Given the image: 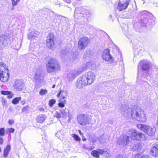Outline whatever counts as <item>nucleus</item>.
I'll return each instance as SVG.
<instances>
[{"label": "nucleus", "instance_id": "nucleus-64", "mask_svg": "<svg viewBox=\"0 0 158 158\" xmlns=\"http://www.w3.org/2000/svg\"><path fill=\"white\" fill-rule=\"evenodd\" d=\"M112 17V16L111 15H110L109 16V18H110V19H111Z\"/></svg>", "mask_w": 158, "mask_h": 158}, {"label": "nucleus", "instance_id": "nucleus-6", "mask_svg": "<svg viewBox=\"0 0 158 158\" xmlns=\"http://www.w3.org/2000/svg\"><path fill=\"white\" fill-rule=\"evenodd\" d=\"M46 69L49 73L58 71L60 69V65L55 59L51 58L46 64Z\"/></svg>", "mask_w": 158, "mask_h": 158}, {"label": "nucleus", "instance_id": "nucleus-30", "mask_svg": "<svg viewBox=\"0 0 158 158\" xmlns=\"http://www.w3.org/2000/svg\"><path fill=\"white\" fill-rule=\"evenodd\" d=\"M11 149L10 145H8L4 149L3 153V156L4 157H6L8 155V153Z\"/></svg>", "mask_w": 158, "mask_h": 158}, {"label": "nucleus", "instance_id": "nucleus-49", "mask_svg": "<svg viewBox=\"0 0 158 158\" xmlns=\"http://www.w3.org/2000/svg\"><path fill=\"white\" fill-rule=\"evenodd\" d=\"M89 140L90 142L93 143L96 142L97 141V139L96 138L92 137L89 138Z\"/></svg>", "mask_w": 158, "mask_h": 158}, {"label": "nucleus", "instance_id": "nucleus-33", "mask_svg": "<svg viewBox=\"0 0 158 158\" xmlns=\"http://www.w3.org/2000/svg\"><path fill=\"white\" fill-rule=\"evenodd\" d=\"M79 55L78 52H76L73 53L72 55V60L76 61L79 58Z\"/></svg>", "mask_w": 158, "mask_h": 158}, {"label": "nucleus", "instance_id": "nucleus-58", "mask_svg": "<svg viewBox=\"0 0 158 158\" xmlns=\"http://www.w3.org/2000/svg\"><path fill=\"white\" fill-rule=\"evenodd\" d=\"M64 2L67 3H70L71 2V0H63Z\"/></svg>", "mask_w": 158, "mask_h": 158}, {"label": "nucleus", "instance_id": "nucleus-21", "mask_svg": "<svg viewBox=\"0 0 158 158\" xmlns=\"http://www.w3.org/2000/svg\"><path fill=\"white\" fill-rule=\"evenodd\" d=\"M104 152V151L102 149L94 150L91 152V155L94 157L98 158L100 157L99 154L102 155Z\"/></svg>", "mask_w": 158, "mask_h": 158}, {"label": "nucleus", "instance_id": "nucleus-60", "mask_svg": "<svg viewBox=\"0 0 158 158\" xmlns=\"http://www.w3.org/2000/svg\"><path fill=\"white\" fill-rule=\"evenodd\" d=\"M31 45L29 47V50H30L31 51H32L33 50L31 48Z\"/></svg>", "mask_w": 158, "mask_h": 158}, {"label": "nucleus", "instance_id": "nucleus-37", "mask_svg": "<svg viewBox=\"0 0 158 158\" xmlns=\"http://www.w3.org/2000/svg\"><path fill=\"white\" fill-rule=\"evenodd\" d=\"M92 64V61H90L86 63V64L83 65L84 68L85 69H87L90 67Z\"/></svg>", "mask_w": 158, "mask_h": 158}, {"label": "nucleus", "instance_id": "nucleus-20", "mask_svg": "<svg viewBox=\"0 0 158 158\" xmlns=\"http://www.w3.org/2000/svg\"><path fill=\"white\" fill-rule=\"evenodd\" d=\"M33 78L36 83H40L43 79L41 71L40 70H38L35 72Z\"/></svg>", "mask_w": 158, "mask_h": 158}, {"label": "nucleus", "instance_id": "nucleus-11", "mask_svg": "<svg viewBox=\"0 0 158 158\" xmlns=\"http://www.w3.org/2000/svg\"><path fill=\"white\" fill-rule=\"evenodd\" d=\"M83 75L84 78L86 80L88 85H90L95 80V74L91 72L86 73Z\"/></svg>", "mask_w": 158, "mask_h": 158}, {"label": "nucleus", "instance_id": "nucleus-17", "mask_svg": "<svg viewBox=\"0 0 158 158\" xmlns=\"http://www.w3.org/2000/svg\"><path fill=\"white\" fill-rule=\"evenodd\" d=\"M82 70H72L70 71L67 74V79L69 81H71L75 78L80 74Z\"/></svg>", "mask_w": 158, "mask_h": 158}, {"label": "nucleus", "instance_id": "nucleus-16", "mask_svg": "<svg viewBox=\"0 0 158 158\" xmlns=\"http://www.w3.org/2000/svg\"><path fill=\"white\" fill-rule=\"evenodd\" d=\"M13 86L17 90L20 91L23 89L25 85L24 82L22 80H16L15 81Z\"/></svg>", "mask_w": 158, "mask_h": 158}, {"label": "nucleus", "instance_id": "nucleus-18", "mask_svg": "<svg viewBox=\"0 0 158 158\" xmlns=\"http://www.w3.org/2000/svg\"><path fill=\"white\" fill-rule=\"evenodd\" d=\"M86 80L84 78L83 75L81 77H80L77 80L76 85V87L79 88L81 89L84 86L88 85L86 82Z\"/></svg>", "mask_w": 158, "mask_h": 158}, {"label": "nucleus", "instance_id": "nucleus-59", "mask_svg": "<svg viewBox=\"0 0 158 158\" xmlns=\"http://www.w3.org/2000/svg\"><path fill=\"white\" fill-rule=\"evenodd\" d=\"M82 139L83 141H85L86 140V139L83 135L82 136Z\"/></svg>", "mask_w": 158, "mask_h": 158}, {"label": "nucleus", "instance_id": "nucleus-44", "mask_svg": "<svg viewBox=\"0 0 158 158\" xmlns=\"http://www.w3.org/2000/svg\"><path fill=\"white\" fill-rule=\"evenodd\" d=\"M1 102L2 105L4 106H5L7 103L6 100L5 98H2Z\"/></svg>", "mask_w": 158, "mask_h": 158}, {"label": "nucleus", "instance_id": "nucleus-41", "mask_svg": "<svg viewBox=\"0 0 158 158\" xmlns=\"http://www.w3.org/2000/svg\"><path fill=\"white\" fill-rule=\"evenodd\" d=\"M56 101L54 99H52L49 100V106H52L55 103Z\"/></svg>", "mask_w": 158, "mask_h": 158}, {"label": "nucleus", "instance_id": "nucleus-25", "mask_svg": "<svg viewBox=\"0 0 158 158\" xmlns=\"http://www.w3.org/2000/svg\"><path fill=\"white\" fill-rule=\"evenodd\" d=\"M38 31H32L28 33V36L29 39H34L38 35Z\"/></svg>", "mask_w": 158, "mask_h": 158}, {"label": "nucleus", "instance_id": "nucleus-56", "mask_svg": "<svg viewBox=\"0 0 158 158\" xmlns=\"http://www.w3.org/2000/svg\"><path fill=\"white\" fill-rule=\"evenodd\" d=\"M156 79L158 81V70L157 71V73L156 74V75L155 77Z\"/></svg>", "mask_w": 158, "mask_h": 158}, {"label": "nucleus", "instance_id": "nucleus-15", "mask_svg": "<svg viewBox=\"0 0 158 158\" xmlns=\"http://www.w3.org/2000/svg\"><path fill=\"white\" fill-rule=\"evenodd\" d=\"M88 38L86 37L81 38L78 42V46L79 49L80 50L85 48L88 45Z\"/></svg>", "mask_w": 158, "mask_h": 158}, {"label": "nucleus", "instance_id": "nucleus-57", "mask_svg": "<svg viewBox=\"0 0 158 158\" xmlns=\"http://www.w3.org/2000/svg\"><path fill=\"white\" fill-rule=\"evenodd\" d=\"M141 158H149L147 155H143L141 157Z\"/></svg>", "mask_w": 158, "mask_h": 158}, {"label": "nucleus", "instance_id": "nucleus-27", "mask_svg": "<svg viewBox=\"0 0 158 158\" xmlns=\"http://www.w3.org/2000/svg\"><path fill=\"white\" fill-rule=\"evenodd\" d=\"M141 145L140 143H136L133 146L132 150L133 151L140 152L141 150Z\"/></svg>", "mask_w": 158, "mask_h": 158}, {"label": "nucleus", "instance_id": "nucleus-4", "mask_svg": "<svg viewBox=\"0 0 158 158\" xmlns=\"http://www.w3.org/2000/svg\"><path fill=\"white\" fill-rule=\"evenodd\" d=\"M118 53L117 56L114 58L110 54V50L107 48L104 50L102 54V57L103 60L109 63H112L114 61L116 62L119 61H119H123V59L121 54L119 53V51L118 52Z\"/></svg>", "mask_w": 158, "mask_h": 158}, {"label": "nucleus", "instance_id": "nucleus-38", "mask_svg": "<svg viewBox=\"0 0 158 158\" xmlns=\"http://www.w3.org/2000/svg\"><path fill=\"white\" fill-rule=\"evenodd\" d=\"M72 136L76 141H79L81 140V138L79 136L75 134H73Z\"/></svg>", "mask_w": 158, "mask_h": 158}, {"label": "nucleus", "instance_id": "nucleus-10", "mask_svg": "<svg viewBox=\"0 0 158 158\" xmlns=\"http://www.w3.org/2000/svg\"><path fill=\"white\" fill-rule=\"evenodd\" d=\"M77 122L80 125L85 126L89 123V118L87 114H81L77 115Z\"/></svg>", "mask_w": 158, "mask_h": 158}, {"label": "nucleus", "instance_id": "nucleus-24", "mask_svg": "<svg viewBox=\"0 0 158 158\" xmlns=\"http://www.w3.org/2000/svg\"><path fill=\"white\" fill-rule=\"evenodd\" d=\"M65 109L64 110H63V109L62 111L60 110V113L57 111H56L55 114L54 115V116L56 117L58 119L60 118L61 117V114H62V116L63 117H64L66 115V112L65 111Z\"/></svg>", "mask_w": 158, "mask_h": 158}, {"label": "nucleus", "instance_id": "nucleus-13", "mask_svg": "<svg viewBox=\"0 0 158 158\" xmlns=\"http://www.w3.org/2000/svg\"><path fill=\"white\" fill-rule=\"evenodd\" d=\"M150 67L149 62L147 61H141L138 66V73L139 75L140 71H141V68L143 70L148 71Z\"/></svg>", "mask_w": 158, "mask_h": 158}, {"label": "nucleus", "instance_id": "nucleus-23", "mask_svg": "<svg viewBox=\"0 0 158 158\" xmlns=\"http://www.w3.org/2000/svg\"><path fill=\"white\" fill-rule=\"evenodd\" d=\"M47 118L45 115L41 114L38 116L36 118V121L38 123H42Z\"/></svg>", "mask_w": 158, "mask_h": 158}, {"label": "nucleus", "instance_id": "nucleus-42", "mask_svg": "<svg viewBox=\"0 0 158 158\" xmlns=\"http://www.w3.org/2000/svg\"><path fill=\"white\" fill-rule=\"evenodd\" d=\"M12 5L13 6H16L18 5V3L19 2L20 0H11Z\"/></svg>", "mask_w": 158, "mask_h": 158}, {"label": "nucleus", "instance_id": "nucleus-50", "mask_svg": "<svg viewBox=\"0 0 158 158\" xmlns=\"http://www.w3.org/2000/svg\"><path fill=\"white\" fill-rule=\"evenodd\" d=\"M66 98H63L61 97L59 99V102H65L66 103V100H65Z\"/></svg>", "mask_w": 158, "mask_h": 158}, {"label": "nucleus", "instance_id": "nucleus-43", "mask_svg": "<svg viewBox=\"0 0 158 158\" xmlns=\"http://www.w3.org/2000/svg\"><path fill=\"white\" fill-rule=\"evenodd\" d=\"M38 110L42 112H46L47 110L46 109H44L43 107H39L38 109Z\"/></svg>", "mask_w": 158, "mask_h": 158}, {"label": "nucleus", "instance_id": "nucleus-26", "mask_svg": "<svg viewBox=\"0 0 158 158\" xmlns=\"http://www.w3.org/2000/svg\"><path fill=\"white\" fill-rule=\"evenodd\" d=\"M93 53L92 50L89 49H87L85 52L84 55V58H89L93 56Z\"/></svg>", "mask_w": 158, "mask_h": 158}, {"label": "nucleus", "instance_id": "nucleus-53", "mask_svg": "<svg viewBox=\"0 0 158 158\" xmlns=\"http://www.w3.org/2000/svg\"><path fill=\"white\" fill-rule=\"evenodd\" d=\"M88 28H90V29H91V30H93L94 28L93 26H92L90 25H89L88 26Z\"/></svg>", "mask_w": 158, "mask_h": 158}, {"label": "nucleus", "instance_id": "nucleus-62", "mask_svg": "<svg viewBox=\"0 0 158 158\" xmlns=\"http://www.w3.org/2000/svg\"><path fill=\"white\" fill-rule=\"evenodd\" d=\"M79 134H80V135H83V134L81 132V131L80 130H79Z\"/></svg>", "mask_w": 158, "mask_h": 158}, {"label": "nucleus", "instance_id": "nucleus-61", "mask_svg": "<svg viewBox=\"0 0 158 158\" xmlns=\"http://www.w3.org/2000/svg\"><path fill=\"white\" fill-rule=\"evenodd\" d=\"M81 1V0H75V1L77 3H79Z\"/></svg>", "mask_w": 158, "mask_h": 158}, {"label": "nucleus", "instance_id": "nucleus-7", "mask_svg": "<svg viewBox=\"0 0 158 158\" xmlns=\"http://www.w3.org/2000/svg\"><path fill=\"white\" fill-rule=\"evenodd\" d=\"M8 67L2 62H0V80L3 82H6L9 77Z\"/></svg>", "mask_w": 158, "mask_h": 158}, {"label": "nucleus", "instance_id": "nucleus-28", "mask_svg": "<svg viewBox=\"0 0 158 158\" xmlns=\"http://www.w3.org/2000/svg\"><path fill=\"white\" fill-rule=\"evenodd\" d=\"M67 94L66 91L65 90H60L57 95V97L59 98L60 96L63 98H66Z\"/></svg>", "mask_w": 158, "mask_h": 158}, {"label": "nucleus", "instance_id": "nucleus-3", "mask_svg": "<svg viewBox=\"0 0 158 158\" xmlns=\"http://www.w3.org/2000/svg\"><path fill=\"white\" fill-rule=\"evenodd\" d=\"M92 15V12L83 7H77L74 12V17L76 20L81 19V21L84 22L87 17Z\"/></svg>", "mask_w": 158, "mask_h": 158}, {"label": "nucleus", "instance_id": "nucleus-39", "mask_svg": "<svg viewBox=\"0 0 158 158\" xmlns=\"http://www.w3.org/2000/svg\"><path fill=\"white\" fill-rule=\"evenodd\" d=\"M47 92L48 91L47 90L42 89L40 91L39 94L40 95H43L47 94Z\"/></svg>", "mask_w": 158, "mask_h": 158}, {"label": "nucleus", "instance_id": "nucleus-5", "mask_svg": "<svg viewBox=\"0 0 158 158\" xmlns=\"http://www.w3.org/2000/svg\"><path fill=\"white\" fill-rule=\"evenodd\" d=\"M127 134L133 140H145L147 139V136L145 134L137 132L133 129L127 130Z\"/></svg>", "mask_w": 158, "mask_h": 158}, {"label": "nucleus", "instance_id": "nucleus-54", "mask_svg": "<svg viewBox=\"0 0 158 158\" xmlns=\"http://www.w3.org/2000/svg\"><path fill=\"white\" fill-rule=\"evenodd\" d=\"M115 158H123V156L122 155L120 154L116 156Z\"/></svg>", "mask_w": 158, "mask_h": 158}, {"label": "nucleus", "instance_id": "nucleus-29", "mask_svg": "<svg viewBox=\"0 0 158 158\" xmlns=\"http://www.w3.org/2000/svg\"><path fill=\"white\" fill-rule=\"evenodd\" d=\"M99 85L100 86L102 85L104 89L106 90L107 88H108V87L110 86V83L109 81H105L100 84Z\"/></svg>", "mask_w": 158, "mask_h": 158}, {"label": "nucleus", "instance_id": "nucleus-48", "mask_svg": "<svg viewBox=\"0 0 158 158\" xmlns=\"http://www.w3.org/2000/svg\"><path fill=\"white\" fill-rule=\"evenodd\" d=\"M15 129L12 128H8L7 129V131L10 133H13L15 131Z\"/></svg>", "mask_w": 158, "mask_h": 158}, {"label": "nucleus", "instance_id": "nucleus-2", "mask_svg": "<svg viewBox=\"0 0 158 158\" xmlns=\"http://www.w3.org/2000/svg\"><path fill=\"white\" fill-rule=\"evenodd\" d=\"M139 16L140 17L139 23L142 26L145 27L155 24V18L150 12L146 10L142 11L139 13Z\"/></svg>", "mask_w": 158, "mask_h": 158}, {"label": "nucleus", "instance_id": "nucleus-9", "mask_svg": "<svg viewBox=\"0 0 158 158\" xmlns=\"http://www.w3.org/2000/svg\"><path fill=\"white\" fill-rule=\"evenodd\" d=\"M46 42L47 46L48 48L52 49L55 48L56 39L52 32H50L46 37Z\"/></svg>", "mask_w": 158, "mask_h": 158}, {"label": "nucleus", "instance_id": "nucleus-19", "mask_svg": "<svg viewBox=\"0 0 158 158\" xmlns=\"http://www.w3.org/2000/svg\"><path fill=\"white\" fill-rule=\"evenodd\" d=\"M0 42L5 46H10L11 43L10 37L6 35H2L0 36Z\"/></svg>", "mask_w": 158, "mask_h": 158}, {"label": "nucleus", "instance_id": "nucleus-31", "mask_svg": "<svg viewBox=\"0 0 158 158\" xmlns=\"http://www.w3.org/2000/svg\"><path fill=\"white\" fill-rule=\"evenodd\" d=\"M1 93L2 95H8L7 97L9 98H11L13 97V94L10 91L2 90L1 92Z\"/></svg>", "mask_w": 158, "mask_h": 158}, {"label": "nucleus", "instance_id": "nucleus-51", "mask_svg": "<svg viewBox=\"0 0 158 158\" xmlns=\"http://www.w3.org/2000/svg\"><path fill=\"white\" fill-rule=\"evenodd\" d=\"M3 138L0 136V144H2L3 143Z\"/></svg>", "mask_w": 158, "mask_h": 158}, {"label": "nucleus", "instance_id": "nucleus-52", "mask_svg": "<svg viewBox=\"0 0 158 158\" xmlns=\"http://www.w3.org/2000/svg\"><path fill=\"white\" fill-rule=\"evenodd\" d=\"M14 123V121L12 120H9L8 121V123L10 125H12Z\"/></svg>", "mask_w": 158, "mask_h": 158}, {"label": "nucleus", "instance_id": "nucleus-34", "mask_svg": "<svg viewBox=\"0 0 158 158\" xmlns=\"http://www.w3.org/2000/svg\"><path fill=\"white\" fill-rule=\"evenodd\" d=\"M143 50L142 49H137L135 50L134 52V55L135 56H141L142 55V52Z\"/></svg>", "mask_w": 158, "mask_h": 158}, {"label": "nucleus", "instance_id": "nucleus-55", "mask_svg": "<svg viewBox=\"0 0 158 158\" xmlns=\"http://www.w3.org/2000/svg\"><path fill=\"white\" fill-rule=\"evenodd\" d=\"M4 46L1 42H0V50H2L3 47Z\"/></svg>", "mask_w": 158, "mask_h": 158}, {"label": "nucleus", "instance_id": "nucleus-36", "mask_svg": "<svg viewBox=\"0 0 158 158\" xmlns=\"http://www.w3.org/2000/svg\"><path fill=\"white\" fill-rule=\"evenodd\" d=\"M98 139L101 143H103L105 142V139L103 135H102L99 136L98 138Z\"/></svg>", "mask_w": 158, "mask_h": 158}, {"label": "nucleus", "instance_id": "nucleus-22", "mask_svg": "<svg viewBox=\"0 0 158 158\" xmlns=\"http://www.w3.org/2000/svg\"><path fill=\"white\" fill-rule=\"evenodd\" d=\"M150 154L155 157L158 156V144L156 145L152 148Z\"/></svg>", "mask_w": 158, "mask_h": 158}, {"label": "nucleus", "instance_id": "nucleus-8", "mask_svg": "<svg viewBox=\"0 0 158 158\" xmlns=\"http://www.w3.org/2000/svg\"><path fill=\"white\" fill-rule=\"evenodd\" d=\"M137 126L139 128L149 136H153L156 131V128L155 127H152L150 126L142 124H137Z\"/></svg>", "mask_w": 158, "mask_h": 158}, {"label": "nucleus", "instance_id": "nucleus-14", "mask_svg": "<svg viewBox=\"0 0 158 158\" xmlns=\"http://www.w3.org/2000/svg\"><path fill=\"white\" fill-rule=\"evenodd\" d=\"M129 0H119L117 6V8L119 11L125 10L129 4Z\"/></svg>", "mask_w": 158, "mask_h": 158}, {"label": "nucleus", "instance_id": "nucleus-63", "mask_svg": "<svg viewBox=\"0 0 158 158\" xmlns=\"http://www.w3.org/2000/svg\"><path fill=\"white\" fill-rule=\"evenodd\" d=\"M55 87V85H52V88H54Z\"/></svg>", "mask_w": 158, "mask_h": 158}, {"label": "nucleus", "instance_id": "nucleus-40", "mask_svg": "<svg viewBox=\"0 0 158 158\" xmlns=\"http://www.w3.org/2000/svg\"><path fill=\"white\" fill-rule=\"evenodd\" d=\"M5 134V130L4 128H0V136H3Z\"/></svg>", "mask_w": 158, "mask_h": 158}, {"label": "nucleus", "instance_id": "nucleus-47", "mask_svg": "<svg viewBox=\"0 0 158 158\" xmlns=\"http://www.w3.org/2000/svg\"><path fill=\"white\" fill-rule=\"evenodd\" d=\"M65 102H60L58 104V105L59 107H63L64 106V104Z\"/></svg>", "mask_w": 158, "mask_h": 158}, {"label": "nucleus", "instance_id": "nucleus-12", "mask_svg": "<svg viewBox=\"0 0 158 158\" xmlns=\"http://www.w3.org/2000/svg\"><path fill=\"white\" fill-rule=\"evenodd\" d=\"M130 136L127 134V131L125 134L122 135L119 138L118 143L119 145L121 146L127 145L130 142Z\"/></svg>", "mask_w": 158, "mask_h": 158}, {"label": "nucleus", "instance_id": "nucleus-35", "mask_svg": "<svg viewBox=\"0 0 158 158\" xmlns=\"http://www.w3.org/2000/svg\"><path fill=\"white\" fill-rule=\"evenodd\" d=\"M21 97L15 98L12 100V102L14 104H16L19 103V102L21 100Z\"/></svg>", "mask_w": 158, "mask_h": 158}, {"label": "nucleus", "instance_id": "nucleus-45", "mask_svg": "<svg viewBox=\"0 0 158 158\" xmlns=\"http://www.w3.org/2000/svg\"><path fill=\"white\" fill-rule=\"evenodd\" d=\"M21 44L18 43H17L15 45V47H14V48L16 50H19L20 48Z\"/></svg>", "mask_w": 158, "mask_h": 158}, {"label": "nucleus", "instance_id": "nucleus-32", "mask_svg": "<svg viewBox=\"0 0 158 158\" xmlns=\"http://www.w3.org/2000/svg\"><path fill=\"white\" fill-rule=\"evenodd\" d=\"M125 34L127 37L130 40H131V42H132V39L134 38V35L133 34H131L128 31H127V32L126 31L125 32Z\"/></svg>", "mask_w": 158, "mask_h": 158}, {"label": "nucleus", "instance_id": "nucleus-1", "mask_svg": "<svg viewBox=\"0 0 158 158\" xmlns=\"http://www.w3.org/2000/svg\"><path fill=\"white\" fill-rule=\"evenodd\" d=\"M120 111L123 115L126 116L131 115L132 118L138 121L144 122L146 120V116L144 111L139 106L134 105L130 107L127 105L123 104Z\"/></svg>", "mask_w": 158, "mask_h": 158}, {"label": "nucleus", "instance_id": "nucleus-46", "mask_svg": "<svg viewBox=\"0 0 158 158\" xmlns=\"http://www.w3.org/2000/svg\"><path fill=\"white\" fill-rule=\"evenodd\" d=\"M28 106H27L24 107L22 109V111L23 112H26L28 111Z\"/></svg>", "mask_w": 158, "mask_h": 158}]
</instances>
